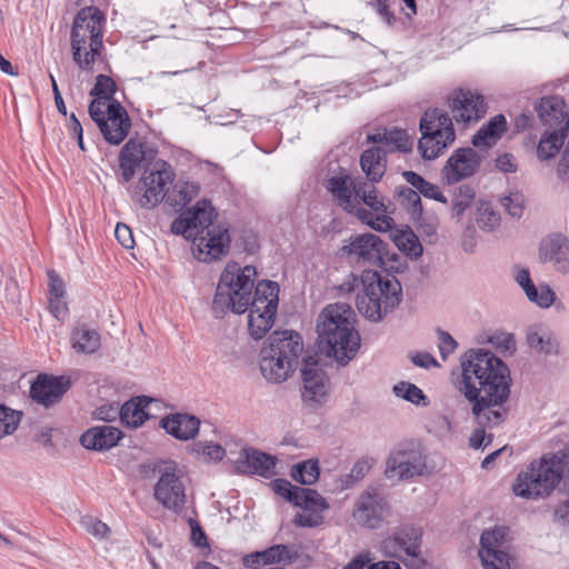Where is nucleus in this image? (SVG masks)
<instances>
[{
	"label": "nucleus",
	"instance_id": "21",
	"mask_svg": "<svg viewBox=\"0 0 569 569\" xmlns=\"http://www.w3.org/2000/svg\"><path fill=\"white\" fill-rule=\"evenodd\" d=\"M71 387V380L64 376L39 373L30 386V397L44 408L58 403Z\"/></svg>",
	"mask_w": 569,
	"mask_h": 569
},
{
	"label": "nucleus",
	"instance_id": "10",
	"mask_svg": "<svg viewBox=\"0 0 569 569\" xmlns=\"http://www.w3.org/2000/svg\"><path fill=\"white\" fill-rule=\"evenodd\" d=\"M388 242L372 232L355 233L343 240L337 256L360 266H381Z\"/></svg>",
	"mask_w": 569,
	"mask_h": 569
},
{
	"label": "nucleus",
	"instance_id": "60",
	"mask_svg": "<svg viewBox=\"0 0 569 569\" xmlns=\"http://www.w3.org/2000/svg\"><path fill=\"white\" fill-rule=\"evenodd\" d=\"M107 106V101L103 99L93 98L89 104L88 112L91 120L97 124V127L107 128L103 118L107 114V110L103 111L102 107Z\"/></svg>",
	"mask_w": 569,
	"mask_h": 569
},
{
	"label": "nucleus",
	"instance_id": "48",
	"mask_svg": "<svg viewBox=\"0 0 569 569\" xmlns=\"http://www.w3.org/2000/svg\"><path fill=\"white\" fill-rule=\"evenodd\" d=\"M392 390L397 397L413 405H428V400L423 391L411 382L400 381L393 386Z\"/></svg>",
	"mask_w": 569,
	"mask_h": 569
},
{
	"label": "nucleus",
	"instance_id": "27",
	"mask_svg": "<svg viewBox=\"0 0 569 569\" xmlns=\"http://www.w3.org/2000/svg\"><path fill=\"white\" fill-rule=\"evenodd\" d=\"M123 437L124 433L119 428L101 425L87 429L80 437V443L88 450L101 452L118 446Z\"/></svg>",
	"mask_w": 569,
	"mask_h": 569
},
{
	"label": "nucleus",
	"instance_id": "32",
	"mask_svg": "<svg viewBox=\"0 0 569 569\" xmlns=\"http://www.w3.org/2000/svg\"><path fill=\"white\" fill-rule=\"evenodd\" d=\"M360 167L366 180L371 183L379 182L387 170V151L380 146L366 149L360 157Z\"/></svg>",
	"mask_w": 569,
	"mask_h": 569
},
{
	"label": "nucleus",
	"instance_id": "52",
	"mask_svg": "<svg viewBox=\"0 0 569 569\" xmlns=\"http://www.w3.org/2000/svg\"><path fill=\"white\" fill-rule=\"evenodd\" d=\"M370 468H371V465L368 459L362 458V459L357 460L353 463L350 472L341 479L343 487L350 488L356 482L363 479L366 477V475L369 472Z\"/></svg>",
	"mask_w": 569,
	"mask_h": 569
},
{
	"label": "nucleus",
	"instance_id": "25",
	"mask_svg": "<svg viewBox=\"0 0 569 569\" xmlns=\"http://www.w3.org/2000/svg\"><path fill=\"white\" fill-rule=\"evenodd\" d=\"M535 110L545 131L558 130L563 126L569 132V111L562 97H542L535 103Z\"/></svg>",
	"mask_w": 569,
	"mask_h": 569
},
{
	"label": "nucleus",
	"instance_id": "15",
	"mask_svg": "<svg viewBox=\"0 0 569 569\" xmlns=\"http://www.w3.org/2000/svg\"><path fill=\"white\" fill-rule=\"evenodd\" d=\"M478 555L483 569H511L512 557L508 529L495 527L485 530L480 536Z\"/></svg>",
	"mask_w": 569,
	"mask_h": 569
},
{
	"label": "nucleus",
	"instance_id": "56",
	"mask_svg": "<svg viewBox=\"0 0 569 569\" xmlns=\"http://www.w3.org/2000/svg\"><path fill=\"white\" fill-rule=\"evenodd\" d=\"M437 333L439 337V352L442 360H446L449 355L453 353L458 347V342L455 338L447 331L438 328Z\"/></svg>",
	"mask_w": 569,
	"mask_h": 569
},
{
	"label": "nucleus",
	"instance_id": "17",
	"mask_svg": "<svg viewBox=\"0 0 569 569\" xmlns=\"http://www.w3.org/2000/svg\"><path fill=\"white\" fill-rule=\"evenodd\" d=\"M483 156L471 147H461L451 153L440 170L443 184L452 186L473 177L480 169Z\"/></svg>",
	"mask_w": 569,
	"mask_h": 569
},
{
	"label": "nucleus",
	"instance_id": "31",
	"mask_svg": "<svg viewBox=\"0 0 569 569\" xmlns=\"http://www.w3.org/2000/svg\"><path fill=\"white\" fill-rule=\"evenodd\" d=\"M367 141L373 144L390 147V151L411 152L413 141L407 130L399 128H378L367 136Z\"/></svg>",
	"mask_w": 569,
	"mask_h": 569
},
{
	"label": "nucleus",
	"instance_id": "41",
	"mask_svg": "<svg viewBox=\"0 0 569 569\" xmlns=\"http://www.w3.org/2000/svg\"><path fill=\"white\" fill-rule=\"evenodd\" d=\"M401 174L407 183L413 187L419 194L443 204L448 203V199L440 191L439 187L426 180L421 174L411 170H406Z\"/></svg>",
	"mask_w": 569,
	"mask_h": 569
},
{
	"label": "nucleus",
	"instance_id": "53",
	"mask_svg": "<svg viewBox=\"0 0 569 569\" xmlns=\"http://www.w3.org/2000/svg\"><path fill=\"white\" fill-rule=\"evenodd\" d=\"M390 213H382L381 216H377L373 218L371 211H369V216L365 218H357L361 223L369 226L375 231L385 232L392 229L395 224V220L389 216Z\"/></svg>",
	"mask_w": 569,
	"mask_h": 569
},
{
	"label": "nucleus",
	"instance_id": "36",
	"mask_svg": "<svg viewBox=\"0 0 569 569\" xmlns=\"http://www.w3.org/2000/svg\"><path fill=\"white\" fill-rule=\"evenodd\" d=\"M506 130V117L503 114H496L472 136L471 143L477 148H491Z\"/></svg>",
	"mask_w": 569,
	"mask_h": 569
},
{
	"label": "nucleus",
	"instance_id": "55",
	"mask_svg": "<svg viewBox=\"0 0 569 569\" xmlns=\"http://www.w3.org/2000/svg\"><path fill=\"white\" fill-rule=\"evenodd\" d=\"M197 453H202L208 460L221 461L226 456V449L213 442H197L193 449Z\"/></svg>",
	"mask_w": 569,
	"mask_h": 569
},
{
	"label": "nucleus",
	"instance_id": "30",
	"mask_svg": "<svg viewBox=\"0 0 569 569\" xmlns=\"http://www.w3.org/2000/svg\"><path fill=\"white\" fill-rule=\"evenodd\" d=\"M160 426L173 438L187 441L198 435L200 419L193 415L177 412L163 417Z\"/></svg>",
	"mask_w": 569,
	"mask_h": 569
},
{
	"label": "nucleus",
	"instance_id": "58",
	"mask_svg": "<svg viewBox=\"0 0 569 569\" xmlns=\"http://www.w3.org/2000/svg\"><path fill=\"white\" fill-rule=\"evenodd\" d=\"M48 276V287H49V297L64 298L66 296V284L60 274L51 269L47 272Z\"/></svg>",
	"mask_w": 569,
	"mask_h": 569
},
{
	"label": "nucleus",
	"instance_id": "14",
	"mask_svg": "<svg viewBox=\"0 0 569 569\" xmlns=\"http://www.w3.org/2000/svg\"><path fill=\"white\" fill-rule=\"evenodd\" d=\"M423 530L420 526L401 525L380 541L379 549L385 557L403 560L405 557L418 559L421 556Z\"/></svg>",
	"mask_w": 569,
	"mask_h": 569
},
{
	"label": "nucleus",
	"instance_id": "28",
	"mask_svg": "<svg viewBox=\"0 0 569 569\" xmlns=\"http://www.w3.org/2000/svg\"><path fill=\"white\" fill-rule=\"evenodd\" d=\"M569 240L561 233H551L540 242L539 259L542 263L553 261L559 272L569 271Z\"/></svg>",
	"mask_w": 569,
	"mask_h": 569
},
{
	"label": "nucleus",
	"instance_id": "57",
	"mask_svg": "<svg viewBox=\"0 0 569 569\" xmlns=\"http://www.w3.org/2000/svg\"><path fill=\"white\" fill-rule=\"evenodd\" d=\"M81 522L86 530L97 538H106L110 532V528L104 522L91 516L83 517Z\"/></svg>",
	"mask_w": 569,
	"mask_h": 569
},
{
	"label": "nucleus",
	"instance_id": "61",
	"mask_svg": "<svg viewBox=\"0 0 569 569\" xmlns=\"http://www.w3.org/2000/svg\"><path fill=\"white\" fill-rule=\"evenodd\" d=\"M114 236L118 242L126 249H132L134 246V239L131 229L122 223L118 222L114 229Z\"/></svg>",
	"mask_w": 569,
	"mask_h": 569
},
{
	"label": "nucleus",
	"instance_id": "20",
	"mask_svg": "<svg viewBox=\"0 0 569 569\" xmlns=\"http://www.w3.org/2000/svg\"><path fill=\"white\" fill-rule=\"evenodd\" d=\"M270 487L276 495L295 507L305 510H326L329 508L327 500L317 490L295 486L288 479H273L270 482Z\"/></svg>",
	"mask_w": 569,
	"mask_h": 569
},
{
	"label": "nucleus",
	"instance_id": "63",
	"mask_svg": "<svg viewBox=\"0 0 569 569\" xmlns=\"http://www.w3.org/2000/svg\"><path fill=\"white\" fill-rule=\"evenodd\" d=\"M120 409L113 403L102 405L94 411V418L101 421L111 422L119 417Z\"/></svg>",
	"mask_w": 569,
	"mask_h": 569
},
{
	"label": "nucleus",
	"instance_id": "13",
	"mask_svg": "<svg viewBox=\"0 0 569 569\" xmlns=\"http://www.w3.org/2000/svg\"><path fill=\"white\" fill-rule=\"evenodd\" d=\"M174 173L170 164L164 160H158L154 164L146 166L143 173L136 184V192H143L139 199L142 208L152 209L163 199L167 182L172 181Z\"/></svg>",
	"mask_w": 569,
	"mask_h": 569
},
{
	"label": "nucleus",
	"instance_id": "43",
	"mask_svg": "<svg viewBox=\"0 0 569 569\" xmlns=\"http://www.w3.org/2000/svg\"><path fill=\"white\" fill-rule=\"evenodd\" d=\"M395 198L407 209L415 220H420L423 207L419 192L412 187L399 186L395 189Z\"/></svg>",
	"mask_w": 569,
	"mask_h": 569
},
{
	"label": "nucleus",
	"instance_id": "5",
	"mask_svg": "<svg viewBox=\"0 0 569 569\" xmlns=\"http://www.w3.org/2000/svg\"><path fill=\"white\" fill-rule=\"evenodd\" d=\"M359 284L362 292L357 295L356 305L358 311L372 322L381 321L389 312H392L402 300V286L400 281L383 279L377 270L365 269L360 276L350 272L345 281L339 284L341 293H352Z\"/></svg>",
	"mask_w": 569,
	"mask_h": 569
},
{
	"label": "nucleus",
	"instance_id": "12",
	"mask_svg": "<svg viewBox=\"0 0 569 569\" xmlns=\"http://www.w3.org/2000/svg\"><path fill=\"white\" fill-rule=\"evenodd\" d=\"M426 455L422 445L415 440L398 443L387 459L386 476L397 477L400 480L411 479L423 475L426 470Z\"/></svg>",
	"mask_w": 569,
	"mask_h": 569
},
{
	"label": "nucleus",
	"instance_id": "7",
	"mask_svg": "<svg viewBox=\"0 0 569 569\" xmlns=\"http://www.w3.org/2000/svg\"><path fill=\"white\" fill-rule=\"evenodd\" d=\"M104 17L96 7L81 9L73 19L71 28V51L74 63L87 72H93V66L103 50L102 22Z\"/></svg>",
	"mask_w": 569,
	"mask_h": 569
},
{
	"label": "nucleus",
	"instance_id": "64",
	"mask_svg": "<svg viewBox=\"0 0 569 569\" xmlns=\"http://www.w3.org/2000/svg\"><path fill=\"white\" fill-rule=\"evenodd\" d=\"M516 281L521 287V289L525 291L527 297H530V295H531L532 298H536L535 297V287L536 286L530 277V272L528 269H526V268L520 269L516 276Z\"/></svg>",
	"mask_w": 569,
	"mask_h": 569
},
{
	"label": "nucleus",
	"instance_id": "24",
	"mask_svg": "<svg viewBox=\"0 0 569 569\" xmlns=\"http://www.w3.org/2000/svg\"><path fill=\"white\" fill-rule=\"evenodd\" d=\"M103 120L107 128L98 127L103 139L112 146L122 143L129 136L132 121L119 100H112V103L107 106V114Z\"/></svg>",
	"mask_w": 569,
	"mask_h": 569
},
{
	"label": "nucleus",
	"instance_id": "54",
	"mask_svg": "<svg viewBox=\"0 0 569 569\" xmlns=\"http://www.w3.org/2000/svg\"><path fill=\"white\" fill-rule=\"evenodd\" d=\"M535 297L536 298H532L530 295V297L527 298L540 308H549L556 300L555 291L547 283L540 284L539 288L535 287Z\"/></svg>",
	"mask_w": 569,
	"mask_h": 569
},
{
	"label": "nucleus",
	"instance_id": "51",
	"mask_svg": "<svg viewBox=\"0 0 569 569\" xmlns=\"http://www.w3.org/2000/svg\"><path fill=\"white\" fill-rule=\"evenodd\" d=\"M525 194L521 191H511L500 199L501 206L513 218H521L525 210Z\"/></svg>",
	"mask_w": 569,
	"mask_h": 569
},
{
	"label": "nucleus",
	"instance_id": "26",
	"mask_svg": "<svg viewBox=\"0 0 569 569\" xmlns=\"http://www.w3.org/2000/svg\"><path fill=\"white\" fill-rule=\"evenodd\" d=\"M209 199L197 201L191 208L182 211L171 223V232L177 236H183L187 240L196 242L198 230L202 224V218L209 213L211 209Z\"/></svg>",
	"mask_w": 569,
	"mask_h": 569
},
{
	"label": "nucleus",
	"instance_id": "50",
	"mask_svg": "<svg viewBox=\"0 0 569 569\" xmlns=\"http://www.w3.org/2000/svg\"><path fill=\"white\" fill-rule=\"evenodd\" d=\"M21 417V411L13 410L6 405L0 403V440L8 435H12L17 430Z\"/></svg>",
	"mask_w": 569,
	"mask_h": 569
},
{
	"label": "nucleus",
	"instance_id": "8",
	"mask_svg": "<svg viewBox=\"0 0 569 569\" xmlns=\"http://www.w3.org/2000/svg\"><path fill=\"white\" fill-rule=\"evenodd\" d=\"M418 149L425 160L438 158L456 139L452 118L439 108L427 109L419 121Z\"/></svg>",
	"mask_w": 569,
	"mask_h": 569
},
{
	"label": "nucleus",
	"instance_id": "11",
	"mask_svg": "<svg viewBox=\"0 0 569 569\" xmlns=\"http://www.w3.org/2000/svg\"><path fill=\"white\" fill-rule=\"evenodd\" d=\"M358 180H353L348 169L336 162L328 167L325 187L345 212L366 219L369 216V210L360 206L355 198Z\"/></svg>",
	"mask_w": 569,
	"mask_h": 569
},
{
	"label": "nucleus",
	"instance_id": "9",
	"mask_svg": "<svg viewBox=\"0 0 569 569\" xmlns=\"http://www.w3.org/2000/svg\"><path fill=\"white\" fill-rule=\"evenodd\" d=\"M211 212L202 218V224L198 230L193 243V254L199 261L210 263L227 256L230 251L231 236L227 223L216 222L218 212L211 204Z\"/></svg>",
	"mask_w": 569,
	"mask_h": 569
},
{
	"label": "nucleus",
	"instance_id": "29",
	"mask_svg": "<svg viewBox=\"0 0 569 569\" xmlns=\"http://www.w3.org/2000/svg\"><path fill=\"white\" fill-rule=\"evenodd\" d=\"M299 558L298 551L287 545H273L262 551H254L243 557V565L250 569L276 563L291 565Z\"/></svg>",
	"mask_w": 569,
	"mask_h": 569
},
{
	"label": "nucleus",
	"instance_id": "1",
	"mask_svg": "<svg viewBox=\"0 0 569 569\" xmlns=\"http://www.w3.org/2000/svg\"><path fill=\"white\" fill-rule=\"evenodd\" d=\"M510 370L489 350L470 349L461 357V377L456 387L471 405L477 426L495 428L507 417L502 406L510 395Z\"/></svg>",
	"mask_w": 569,
	"mask_h": 569
},
{
	"label": "nucleus",
	"instance_id": "44",
	"mask_svg": "<svg viewBox=\"0 0 569 569\" xmlns=\"http://www.w3.org/2000/svg\"><path fill=\"white\" fill-rule=\"evenodd\" d=\"M290 477L298 483L311 486L319 480L320 466L318 459H308L295 463L290 469Z\"/></svg>",
	"mask_w": 569,
	"mask_h": 569
},
{
	"label": "nucleus",
	"instance_id": "39",
	"mask_svg": "<svg viewBox=\"0 0 569 569\" xmlns=\"http://www.w3.org/2000/svg\"><path fill=\"white\" fill-rule=\"evenodd\" d=\"M248 316V331L252 339L260 340L266 333L272 328L276 319L277 311L273 306L270 310L253 311V308H249Z\"/></svg>",
	"mask_w": 569,
	"mask_h": 569
},
{
	"label": "nucleus",
	"instance_id": "45",
	"mask_svg": "<svg viewBox=\"0 0 569 569\" xmlns=\"http://www.w3.org/2000/svg\"><path fill=\"white\" fill-rule=\"evenodd\" d=\"M200 192V183L197 181L178 180L173 184L172 196L167 197V202L173 207H184Z\"/></svg>",
	"mask_w": 569,
	"mask_h": 569
},
{
	"label": "nucleus",
	"instance_id": "37",
	"mask_svg": "<svg viewBox=\"0 0 569 569\" xmlns=\"http://www.w3.org/2000/svg\"><path fill=\"white\" fill-rule=\"evenodd\" d=\"M568 137L566 127L561 129L543 131L539 143L537 146V157L541 161H547L555 158L565 144Z\"/></svg>",
	"mask_w": 569,
	"mask_h": 569
},
{
	"label": "nucleus",
	"instance_id": "59",
	"mask_svg": "<svg viewBox=\"0 0 569 569\" xmlns=\"http://www.w3.org/2000/svg\"><path fill=\"white\" fill-rule=\"evenodd\" d=\"M188 523L190 526L191 535H190V541L192 545H194L198 548H209L208 543V536L202 529L200 522L193 518H190L188 520Z\"/></svg>",
	"mask_w": 569,
	"mask_h": 569
},
{
	"label": "nucleus",
	"instance_id": "16",
	"mask_svg": "<svg viewBox=\"0 0 569 569\" xmlns=\"http://www.w3.org/2000/svg\"><path fill=\"white\" fill-rule=\"evenodd\" d=\"M302 400L320 406L327 401L330 379L318 355L301 358Z\"/></svg>",
	"mask_w": 569,
	"mask_h": 569
},
{
	"label": "nucleus",
	"instance_id": "23",
	"mask_svg": "<svg viewBox=\"0 0 569 569\" xmlns=\"http://www.w3.org/2000/svg\"><path fill=\"white\" fill-rule=\"evenodd\" d=\"M277 456L263 452L252 447L243 448L240 451L239 458L234 461L237 472L243 475H258L266 479H269L277 473Z\"/></svg>",
	"mask_w": 569,
	"mask_h": 569
},
{
	"label": "nucleus",
	"instance_id": "33",
	"mask_svg": "<svg viewBox=\"0 0 569 569\" xmlns=\"http://www.w3.org/2000/svg\"><path fill=\"white\" fill-rule=\"evenodd\" d=\"M142 141L130 138L119 152V167L123 182H130L136 169L143 162Z\"/></svg>",
	"mask_w": 569,
	"mask_h": 569
},
{
	"label": "nucleus",
	"instance_id": "62",
	"mask_svg": "<svg viewBox=\"0 0 569 569\" xmlns=\"http://www.w3.org/2000/svg\"><path fill=\"white\" fill-rule=\"evenodd\" d=\"M496 168L503 173H515L518 170L515 156L510 152L499 154L496 159Z\"/></svg>",
	"mask_w": 569,
	"mask_h": 569
},
{
	"label": "nucleus",
	"instance_id": "18",
	"mask_svg": "<svg viewBox=\"0 0 569 569\" xmlns=\"http://www.w3.org/2000/svg\"><path fill=\"white\" fill-rule=\"evenodd\" d=\"M154 499L164 508L181 513L186 505L184 486L177 475L176 463L167 466L154 486Z\"/></svg>",
	"mask_w": 569,
	"mask_h": 569
},
{
	"label": "nucleus",
	"instance_id": "47",
	"mask_svg": "<svg viewBox=\"0 0 569 569\" xmlns=\"http://www.w3.org/2000/svg\"><path fill=\"white\" fill-rule=\"evenodd\" d=\"M118 90L116 81L107 74H98L96 77V83L90 89L89 94L93 98L103 99L107 101V106L112 103V100H117L114 94Z\"/></svg>",
	"mask_w": 569,
	"mask_h": 569
},
{
	"label": "nucleus",
	"instance_id": "42",
	"mask_svg": "<svg viewBox=\"0 0 569 569\" xmlns=\"http://www.w3.org/2000/svg\"><path fill=\"white\" fill-rule=\"evenodd\" d=\"M528 346L545 356H558L560 353L559 341L548 331L530 330L527 333Z\"/></svg>",
	"mask_w": 569,
	"mask_h": 569
},
{
	"label": "nucleus",
	"instance_id": "6",
	"mask_svg": "<svg viewBox=\"0 0 569 569\" xmlns=\"http://www.w3.org/2000/svg\"><path fill=\"white\" fill-rule=\"evenodd\" d=\"M303 339L295 330H276L263 342L259 352V367L263 378L282 383L297 371L303 353Z\"/></svg>",
	"mask_w": 569,
	"mask_h": 569
},
{
	"label": "nucleus",
	"instance_id": "3",
	"mask_svg": "<svg viewBox=\"0 0 569 569\" xmlns=\"http://www.w3.org/2000/svg\"><path fill=\"white\" fill-rule=\"evenodd\" d=\"M317 332L321 350L342 367L360 349L361 337L356 329V312L346 302H336L323 308L318 318Z\"/></svg>",
	"mask_w": 569,
	"mask_h": 569
},
{
	"label": "nucleus",
	"instance_id": "34",
	"mask_svg": "<svg viewBox=\"0 0 569 569\" xmlns=\"http://www.w3.org/2000/svg\"><path fill=\"white\" fill-rule=\"evenodd\" d=\"M355 198L360 204L363 203L376 213H392V210H390L392 202L389 199L379 196L375 183H371L368 180H358Z\"/></svg>",
	"mask_w": 569,
	"mask_h": 569
},
{
	"label": "nucleus",
	"instance_id": "40",
	"mask_svg": "<svg viewBox=\"0 0 569 569\" xmlns=\"http://www.w3.org/2000/svg\"><path fill=\"white\" fill-rule=\"evenodd\" d=\"M390 239L399 251L403 252L411 259H418L423 252L422 244L409 227H407L406 230L392 231L390 233Z\"/></svg>",
	"mask_w": 569,
	"mask_h": 569
},
{
	"label": "nucleus",
	"instance_id": "22",
	"mask_svg": "<svg viewBox=\"0 0 569 569\" xmlns=\"http://www.w3.org/2000/svg\"><path fill=\"white\" fill-rule=\"evenodd\" d=\"M449 107L452 112V118L458 123L461 122L465 124L477 122L487 112L483 97L463 89H459L452 93L449 98Z\"/></svg>",
	"mask_w": 569,
	"mask_h": 569
},
{
	"label": "nucleus",
	"instance_id": "4",
	"mask_svg": "<svg viewBox=\"0 0 569 569\" xmlns=\"http://www.w3.org/2000/svg\"><path fill=\"white\" fill-rule=\"evenodd\" d=\"M556 490L569 493V448L533 459L512 485L513 493L523 499L548 498Z\"/></svg>",
	"mask_w": 569,
	"mask_h": 569
},
{
	"label": "nucleus",
	"instance_id": "46",
	"mask_svg": "<svg viewBox=\"0 0 569 569\" xmlns=\"http://www.w3.org/2000/svg\"><path fill=\"white\" fill-rule=\"evenodd\" d=\"M476 198V190L469 183L458 186L453 191L451 203L452 217L458 221L462 219L465 212L471 207Z\"/></svg>",
	"mask_w": 569,
	"mask_h": 569
},
{
	"label": "nucleus",
	"instance_id": "38",
	"mask_svg": "<svg viewBox=\"0 0 569 569\" xmlns=\"http://www.w3.org/2000/svg\"><path fill=\"white\" fill-rule=\"evenodd\" d=\"M71 345L78 353H94L101 345L100 335L97 330L90 329L87 325H79L71 332Z\"/></svg>",
	"mask_w": 569,
	"mask_h": 569
},
{
	"label": "nucleus",
	"instance_id": "35",
	"mask_svg": "<svg viewBox=\"0 0 569 569\" xmlns=\"http://www.w3.org/2000/svg\"><path fill=\"white\" fill-rule=\"evenodd\" d=\"M151 399L147 396L134 397L126 401L119 412L121 422L131 428H138L148 420L147 408Z\"/></svg>",
	"mask_w": 569,
	"mask_h": 569
},
{
	"label": "nucleus",
	"instance_id": "2",
	"mask_svg": "<svg viewBox=\"0 0 569 569\" xmlns=\"http://www.w3.org/2000/svg\"><path fill=\"white\" fill-rule=\"evenodd\" d=\"M257 269L253 266H240L229 261L222 270L212 300V313L221 319L228 312L242 315L249 308L253 311L278 310L280 288L272 280H259L254 284Z\"/></svg>",
	"mask_w": 569,
	"mask_h": 569
},
{
	"label": "nucleus",
	"instance_id": "19",
	"mask_svg": "<svg viewBox=\"0 0 569 569\" xmlns=\"http://www.w3.org/2000/svg\"><path fill=\"white\" fill-rule=\"evenodd\" d=\"M389 512L390 508L387 499L376 490H367L357 499L352 517L359 526L377 529Z\"/></svg>",
	"mask_w": 569,
	"mask_h": 569
},
{
	"label": "nucleus",
	"instance_id": "49",
	"mask_svg": "<svg viewBox=\"0 0 569 569\" xmlns=\"http://www.w3.org/2000/svg\"><path fill=\"white\" fill-rule=\"evenodd\" d=\"M378 267L387 274L383 279H392V277L397 278L396 273H403L407 270L408 262L406 258L392 251L388 242V253L383 257V263Z\"/></svg>",
	"mask_w": 569,
	"mask_h": 569
}]
</instances>
